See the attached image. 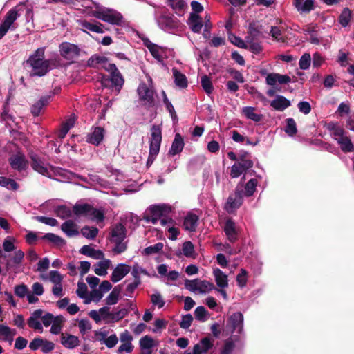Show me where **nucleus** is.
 Listing matches in <instances>:
<instances>
[{"mask_svg": "<svg viewBox=\"0 0 354 354\" xmlns=\"http://www.w3.org/2000/svg\"><path fill=\"white\" fill-rule=\"evenodd\" d=\"M88 16L115 26H121L124 22L123 17L119 12L100 4H96L95 10L89 11Z\"/></svg>", "mask_w": 354, "mask_h": 354, "instance_id": "nucleus-1", "label": "nucleus"}, {"mask_svg": "<svg viewBox=\"0 0 354 354\" xmlns=\"http://www.w3.org/2000/svg\"><path fill=\"white\" fill-rule=\"evenodd\" d=\"M44 48H39L27 60L32 68L31 75L43 76L49 71L50 61L44 59Z\"/></svg>", "mask_w": 354, "mask_h": 354, "instance_id": "nucleus-2", "label": "nucleus"}, {"mask_svg": "<svg viewBox=\"0 0 354 354\" xmlns=\"http://www.w3.org/2000/svg\"><path fill=\"white\" fill-rule=\"evenodd\" d=\"M154 18L158 27L164 31L171 32L178 27L176 19L164 8H156Z\"/></svg>", "mask_w": 354, "mask_h": 354, "instance_id": "nucleus-3", "label": "nucleus"}, {"mask_svg": "<svg viewBox=\"0 0 354 354\" xmlns=\"http://www.w3.org/2000/svg\"><path fill=\"white\" fill-rule=\"evenodd\" d=\"M162 142L161 128L158 125H153L151 128V136L149 138V153L147 161V166L152 165L160 151Z\"/></svg>", "mask_w": 354, "mask_h": 354, "instance_id": "nucleus-4", "label": "nucleus"}, {"mask_svg": "<svg viewBox=\"0 0 354 354\" xmlns=\"http://www.w3.org/2000/svg\"><path fill=\"white\" fill-rule=\"evenodd\" d=\"M149 85L141 83L138 87L137 92L142 104L146 106L151 107L154 105L155 91L152 86V78L149 75H146Z\"/></svg>", "mask_w": 354, "mask_h": 354, "instance_id": "nucleus-5", "label": "nucleus"}, {"mask_svg": "<svg viewBox=\"0 0 354 354\" xmlns=\"http://www.w3.org/2000/svg\"><path fill=\"white\" fill-rule=\"evenodd\" d=\"M73 212L77 216H84L88 219L97 223L104 220V212L95 209L88 204H77L73 207Z\"/></svg>", "mask_w": 354, "mask_h": 354, "instance_id": "nucleus-6", "label": "nucleus"}, {"mask_svg": "<svg viewBox=\"0 0 354 354\" xmlns=\"http://www.w3.org/2000/svg\"><path fill=\"white\" fill-rule=\"evenodd\" d=\"M185 287L190 292L201 295H206L215 289V286L213 283L199 279L193 280L186 279L185 281Z\"/></svg>", "mask_w": 354, "mask_h": 354, "instance_id": "nucleus-7", "label": "nucleus"}, {"mask_svg": "<svg viewBox=\"0 0 354 354\" xmlns=\"http://www.w3.org/2000/svg\"><path fill=\"white\" fill-rule=\"evenodd\" d=\"M125 236V227L122 224H118L112 228L111 241L115 243V253L120 254L126 250L127 245L124 242Z\"/></svg>", "mask_w": 354, "mask_h": 354, "instance_id": "nucleus-8", "label": "nucleus"}, {"mask_svg": "<svg viewBox=\"0 0 354 354\" xmlns=\"http://www.w3.org/2000/svg\"><path fill=\"white\" fill-rule=\"evenodd\" d=\"M59 52L64 60L73 64L79 58L81 49L76 44L65 41L59 45Z\"/></svg>", "mask_w": 354, "mask_h": 354, "instance_id": "nucleus-9", "label": "nucleus"}, {"mask_svg": "<svg viewBox=\"0 0 354 354\" xmlns=\"http://www.w3.org/2000/svg\"><path fill=\"white\" fill-rule=\"evenodd\" d=\"M20 16L17 8H12L6 14L3 21L0 24V39H1L10 30H15V21Z\"/></svg>", "mask_w": 354, "mask_h": 354, "instance_id": "nucleus-10", "label": "nucleus"}, {"mask_svg": "<svg viewBox=\"0 0 354 354\" xmlns=\"http://www.w3.org/2000/svg\"><path fill=\"white\" fill-rule=\"evenodd\" d=\"M253 162L248 157V154L241 156L238 162L231 167L230 176L232 178H237L244 174L248 169L252 168Z\"/></svg>", "mask_w": 354, "mask_h": 354, "instance_id": "nucleus-11", "label": "nucleus"}, {"mask_svg": "<svg viewBox=\"0 0 354 354\" xmlns=\"http://www.w3.org/2000/svg\"><path fill=\"white\" fill-rule=\"evenodd\" d=\"M112 314L113 312H111L110 308L107 306H104L98 310H92L88 313L89 317L96 323L104 321L106 324L112 323Z\"/></svg>", "mask_w": 354, "mask_h": 354, "instance_id": "nucleus-12", "label": "nucleus"}, {"mask_svg": "<svg viewBox=\"0 0 354 354\" xmlns=\"http://www.w3.org/2000/svg\"><path fill=\"white\" fill-rule=\"evenodd\" d=\"M32 167L38 173L51 178L54 174V168L37 156L32 157Z\"/></svg>", "mask_w": 354, "mask_h": 354, "instance_id": "nucleus-13", "label": "nucleus"}, {"mask_svg": "<svg viewBox=\"0 0 354 354\" xmlns=\"http://www.w3.org/2000/svg\"><path fill=\"white\" fill-rule=\"evenodd\" d=\"M171 211V207L167 205H151L149 208L150 216L148 220L152 223L156 224L161 217Z\"/></svg>", "mask_w": 354, "mask_h": 354, "instance_id": "nucleus-14", "label": "nucleus"}, {"mask_svg": "<svg viewBox=\"0 0 354 354\" xmlns=\"http://www.w3.org/2000/svg\"><path fill=\"white\" fill-rule=\"evenodd\" d=\"M106 71L110 73L112 85L115 87L118 92H120L124 84V80L115 64H107Z\"/></svg>", "mask_w": 354, "mask_h": 354, "instance_id": "nucleus-15", "label": "nucleus"}, {"mask_svg": "<svg viewBox=\"0 0 354 354\" xmlns=\"http://www.w3.org/2000/svg\"><path fill=\"white\" fill-rule=\"evenodd\" d=\"M144 45L149 49L151 55L159 62H162L166 57L165 50L152 43L149 39H142Z\"/></svg>", "mask_w": 354, "mask_h": 354, "instance_id": "nucleus-16", "label": "nucleus"}, {"mask_svg": "<svg viewBox=\"0 0 354 354\" xmlns=\"http://www.w3.org/2000/svg\"><path fill=\"white\" fill-rule=\"evenodd\" d=\"M79 26H81L82 30L84 32H88L87 31H91L93 32H96L99 34H102L105 32L104 26L97 21H88L84 19H80L77 21Z\"/></svg>", "mask_w": 354, "mask_h": 354, "instance_id": "nucleus-17", "label": "nucleus"}, {"mask_svg": "<svg viewBox=\"0 0 354 354\" xmlns=\"http://www.w3.org/2000/svg\"><path fill=\"white\" fill-rule=\"evenodd\" d=\"M243 203V194L241 191L236 190L231 194L225 205V210L229 213L234 212Z\"/></svg>", "mask_w": 354, "mask_h": 354, "instance_id": "nucleus-18", "label": "nucleus"}, {"mask_svg": "<svg viewBox=\"0 0 354 354\" xmlns=\"http://www.w3.org/2000/svg\"><path fill=\"white\" fill-rule=\"evenodd\" d=\"M9 163L12 169L19 171L25 170L28 167V161L25 156L20 152L12 155L9 158Z\"/></svg>", "mask_w": 354, "mask_h": 354, "instance_id": "nucleus-19", "label": "nucleus"}, {"mask_svg": "<svg viewBox=\"0 0 354 354\" xmlns=\"http://www.w3.org/2000/svg\"><path fill=\"white\" fill-rule=\"evenodd\" d=\"M228 326L232 333H241L243 330V316L242 313L237 312L232 314L228 321Z\"/></svg>", "mask_w": 354, "mask_h": 354, "instance_id": "nucleus-20", "label": "nucleus"}, {"mask_svg": "<svg viewBox=\"0 0 354 354\" xmlns=\"http://www.w3.org/2000/svg\"><path fill=\"white\" fill-rule=\"evenodd\" d=\"M105 130L100 127H96L91 129V132L86 136V141L94 145H99L103 140Z\"/></svg>", "mask_w": 354, "mask_h": 354, "instance_id": "nucleus-21", "label": "nucleus"}, {"mask_svg": "<svg viewBox=\"0 0 354 354\" xmlns=\"http://www.w3.org/2000/svg\"><path fill=\"white\" fill-rule=\"evenodd\" d=\"M130 272V266L120 263L114 268L111 275V280L113 283H117L122 279Z\"/></svg>", "mask_w": 354, "mask_h": 354, "instance_id": "nucleus-22", "label": "nucleus"}, {"mask_svg": "<svg viewBox=\"0 0 354 354\" xmlns=\"http://www.w3.org/2000/svg\"><path fill=\"white\" fill-rule=\"evenodd\" d=\"M213 346V341L209 337H205L196 344L193 348V352H187L185 354H203L207 353Z\"/></svg>", "mask_w": 354, "mask_h": 354, "instance_id": "nucleus-23", "label": "nucleus"}, {"mask_svg": "<svg viewBox=\"0 0 354 354\" xmlns=\"http://www.w3.org/2000/svg\"><path fill=\"white\" fill-rule=\"evenodd\" d=\"M223 230L227 239L233 243L236 241L238 236V229L236 223L232 219H227L223 227Z\"/></svg>", "mask_w": 354, "mask_h": 354, "instance_id": "nucleus-24", "label": "nucleus"}, {"mask_svg": "<svg viewBox=\"0 0 354 354\" xmlns=\"http://www.w3.org/2000/svg\"><path fill=\"white\" fill-rule=\"evenodd\" d=\"M187 24L194 33H200L204 27L203 19L196 13H190Z\"/></svg>", "mask_w": 354, "mask_h": 354, "instance_id": "nucleus-25", "label": "nucleus"}, {"mask_svg": "<svg viewBox=\"0 0 354 354\" xmlns=\"http://www.w3.org/2000/svg\"><path fill=\"white\" fill-rule=\"evenodd\" d=\"M24 257V252L21 250H15L13 255L7 261L6 267L8 269L16 270L21 264Z\"/></svg>", "mask_w": 354, "mask_h": 354, "instance_id": "nucleus-26", "label": "nucleus"}, {"mask_svg": "<svg viewBox=\"0 0 354 354\" xmlns=\"http://www.w3.org/2000/svg\"><path fill=\"white\" fill-rule=\"evenodd\" d=\"M212 274L218 288H227L229 286L228 276L218 268H213Z\"/></svg>", "mask_w": 354, "mask_h": 354, "instance_id": "nucleus-27", "label": "nucleus"}, {"mask_svg": "<svg viewBox=\"0 0 354 354\" xmlns=\"http://www.w3.org/2000/svg\"><path fill=\"white\" fill-rule=\"evenodd\" d=\"M97 339L101 344H105L109 348H113L118 343V339L115 334L106 337V332H99L96 334Z\"/></svg>", "mask_w": 354, "mask_h": 354, "instance_id": "nucleus-28", "label": "nucleus"}, {"mask_svg": "<svg viewBox=\"0 0 354 354\" xmlns=\"http://www.w3.org/2000/svg\"><path fill=\"white\" fill-rule=\"evenodd\" d=\"M185 143L183 137L179 134L176 133L174 137V140L172 142L170 149L169 150V155L174 156L180 153L184 147Z\"/></svg>", "mask_w": 354, "mask_h": 354, "instance_id": "nucleus-29", "label": "nucleus"}, {"mask_svg": "<svg viewBox=\"0 0 354 354\" xmlns=\"http://www.w3.org/2000/svg\"><path fill=\"white\" fill-rule=\"evenodd\" d=\"M241 113L247 119L251 120L255 122H260L263 118V115L257 111L256 108L253 106L243 107L241 110Z\"/></svg>", "mask_w": 354, "mask_h": 354, "instance_id": "nucleus-30", "label": "nucleus"}, {"mask_svg": "<svg viewBox=\"0 0 354 354\" xmlns=\"http://www.w3.org/2000/svg\"><path fill=\"white\" fill-rule=\"evenodd\" d=\"M291 105L290 101L283 95H277L270 106L277 111H283Z\"/></svg>", "mask_w": 354, "mask_h": 354, "instance_id": "nucleus-31", "label": "nucleus"}, {"mask_svg": "<svg viewBox=\"0 0 354 354\" xmlns=\"http://www.w3.org/2000/svg\"><path fill=\"white\" fill-rule=\"evenodd\" d=\"M61 344L66 348L73 349L80 344L79 338L73 335L62 334Z\"/></svg>", "mask_w": 354, "mask_h": 354, "instance_id": "nucleus-32", "label": "nucleus"}, {"mask_svg": "<svg viewBox=\"0 0 354 354\" xmlns=\"http://www.w3.org/2000/svg\"><path fill=\"white\" fill-rule=\"evenodd\" d=\"M293 5L300 12H309L314 9L313 0H293Z\"/></svg>", "mask_w": 354, "mask_h": 354, "instance_id": "nucleus-33", "label": "nucleus"}, {"mask_svg": "<svg viewBox=\"0 0 354 354\" xmlns=\"http://www.w3.org/2000/svg\"><path fill=\"white\" fill-rule=\"evenodd\" d=\"M61 229L69 237L79 234L77 224L72 220L66 221L62 225Z\"/></svg>", "mask_w": 354, "mask_h": 354, "instance_id": "nucleus-34", "label": "nucleus"}, {"mask_svg": "<svg viewBox=\"0 0 354 354\" xmlns=\"http://www.w3.org/2000/svg\"><path fill=\"white\" fill-rule=\"evenodd\" d=\"M111 265V261L109 259H104L94 265V272L99 276H106Z\"/></svg>", "mask_w": 354, "mask_h": 354, "instance_id": "nucleus-35", "label": "nucleus"}, {"mask_svg": "<svg viewBox=\"0 0 354 354\" xmlns=\"http://www.w3.org/2000/svg\"><path fill=\"white\" fill-rule=\"evenodd\" d=\"M88 64L92 67H102L106 70L107 64H112L108 62L106 57L100 55H93L88 61Z\"/></svg>", "mask_w": 354, "mask_h": 354, "instance_id": "nucleus-36", "label": "nucleus"}, {"mask_svg": "<svg viewBox=\"0 0 354 354\" xmlns=\"http://www.w3.org/2000/svg\"><path fill=\"white\" fill-rule=\"evenodd\" d=\"M172 74L174 79L175 84L180 88H185L187 86V80L186 76L180 72L177 68L172 69Z\"/></svg>", "mask_w": 354, "mask_h": 354, "instance_id": "nucleus-37", "label": "nucleus"}, {"mask_svg": "<svg viewBox=\"0 0 354 354\" xmlns=\"http://www.w3.org/2000/svg\"><path fill=\"white\" fill-rule=\"evenodd\" d=\"M198 218L196 215L194 214H187L183 223L185 229L191 232L195 231L198 225Z\"/></svg>", "mask_w": 354, "mask_h": 354, "instance_id": "nucleus-38", "label": "nucleus"}, {"mask_svg": "<svg viewBox=\"0 0 354 354\" xmlns=\"http://www.w3.org/2000/svg\"><path fill=\"white\" fill-rule=\"evenodd\" d=\"M16 333L15 329H12L7 326L0 325V339L9 341L11 344Z\"/></svg>", "mask_w": 354, "mask_h": 354, "instance_id": "nucleus-39", "label": "nucleus"}, {"mask_svg": "<svg viewBox=\"0 0 354 354\" xmlns=\"http://www.w3.org/2000/svg\"><path fill=\"white\" fill-rule=\"evenodd\" d=\"M76 118L75 115H71L63 124L59 133V137L64 138L68 131L74 126Z\"/></svg>", "mask_w": 354, "mask_h": 354, "instance_id": "nucleus-40", "label": "nucleus"}, {"mask_svg": "<svg viewBox=\"0 0 354 354\" xmlns=\"http://www.w3.org/2000/svg\"><path fill=\"white\" fill-rule=\"evenodd\" d=\"M121 292L120 286L114 287L111 293L106 298V304L107 305H114L118 303Z\"/></svg>", "mask_w": 354, "mask_h": 354, "instance_id": "nucleus-41", "label": "nucleus"}, {"mask_svg": "<svg viewBox=\"0 0 354 354\" xmlns=\"http://www.w3.org/2000/svg\"><path fill=\"white\" fill-rule=\"evenodd\" d=\"M139 344L140 350L152 349V348L157 346V344L155 342L154 339L149 335H145L142 337L140 339Z\"/></svg>", "mask_w": 354, "mask_h": 354, "instance_id": "nucleus-42", "label": "nucleus"}, {"mask_svg": "<svg viewBox=\"0 0 354 354\" xmlns=\"http://www.w3.org/2000/svg\"><path fill=\"white\" fill-rule=\"evenodd\" d=\"M104 295V294L100 288H93L89 295L88 296V298H86V300H84V304H88L91 301L98 302L103 297Z\"/></svg>", "mask_w": 354, "mask_h": 354, "instance_id": "nucleus-43", "label": "nucleus"}, {"mask_svg": "<svg viewBox=\"0 0 354 354\" xmlns=\"http://www.w3.org/2000/svg\"><path fill=\"white\" fill-rule=\"evenodd\" d=\"M17 240L14 236H8L3 241L2 248L6 252H14L16 250L15 243Z\"/></svg>", "mask_w": 354, "mask_h": 354, "instance_id": "nucleus-44", "label": "nucleus"}, {"mask_svg": "<svg viewBox=\"0 0 354 354\" xmlns=\"http://www.w3.org/2000/svg\"><path fill=\"white\" fill-rule=\"evenodd\" d=\"M48 97H41L38 102L34 104L31 107V113L37 116L39 115L43 107L48 104Z\"/></svg>", "mask_w": 354, "mask_h": 354, "instance_id": "nucleus-45", "label": "nucleus"}, {"mask_svg": "<svg viewBox=\"0 0 354 354\" xmlns=\"http://www.w3.org/2000/svg\"><path fill=\"white\" fill-rule=\"evenodd\" d=\"M98 232V229L94 227L84 226L81 229L82 236L91 240L94 239L97 236Z\"/></svg>", "mask_w": 354, "mask_h": 354, "instance_id": "nucleus-46", "label": "nucleus"}, {"mask_svg": "<svg viewBox=\"0 0 354 354\" xmlns=\"http://www.w3.org/2000/svg\"><path fill=\"white\" fill-rule=\"evenodd\" d=\"M342 149V151L345 153L352 152L354 151V146L351 140V139L345 136L343 139L339 140L337 142Z\"/></svg>", "mask_w": 354, "mask_h": 354, "instance_id": "nucleus-47", "label": "nucleus"}, {"mask_svg": "<svg viewBox=\"0 0 354 354\" xmlns=\"http://www.w3.org/2000/svg\"><path fill=\"white\" fill-rule=\"evenodd\" d=\"M248 279V272L246 270L241 268L236 275V282L239 288H243L246 286Z\"/></svg>", "mask_w": 354, "mask_h": 354, "instance_id": "nucleus-48", "label": "nucleus"}, {"mask_svg": "<svg viewBox=\"0 0 354 354\" xmlns=\"http://www.w3.org/2000/svg\"><path fill=\"white\" fill-rule=\"evenodd\" d=\"M64 322V319L62 316H56L55 320L51 324L50 333L55 335L59 334L63 323Z\"/></svg>", "mask_w": 354, "mask_h": 354, "instance_id": "nucleus-49", "label": "nucleus"}, {"mask_svg": "<svg viewBox=\"0 0 354 354\" xmlns=\"http://www.w3.org/2000/svg\"><path fill=\"white\" fill-rule=\"evenodd\" d=\"M351 19V11L348 8H345L343 9L342 13L339 17V22L343 27H346Z\"/></svg>", "mask_w": 354, "mask_h": 354, "instance_id": "nucleus-50", "label": "nucleus"}, {"mask_svg": "<svg viewBox=\"0 0 354 354\" xmlns=\"http://www.w3.org/2000/svg\"><path fill=\"white\" fill-rule=\"evenodd\" d=\"M0 186L11 190H17L19 187L18 184L13 179L3 176L0 177Z\"/></svg>", "mask_w": 354, "mask_h": 354, "instance_id": "nucleus-51", "label": "nucleus"}, {"mask_svg": "<svg viewBox=\"0 0 354 354\" xmlns=\"http://www.w3.org/2000/svg\"><path fill=\"white\" fill-rule=\"evenodd\" d=\"M162 95L163 97V102L164 104L167 109V110L169 112L171 118L174 121L177 120V115L176 113L175 109L172 105V104L170 102L169 99L167 97V95L164 91H162Z\"/></svg>", "mask_w": 354, "mask_h": 354, "instance_id": "nucleus-52", "label": "nucleus"}, {"mask_svg": "<svg viewBox=\"0 0 354 354\" xmlns=\"http://www.w3.org/2000/svg\"><path fill=\"white\" fill-rule=\"evenodd\" d=\"M285 132L290 136H293L297 132V125L295 120L292 118L286 119Z\"/></svg>", "mask_w": 354, "mask_h": 354, "instance_id": "nucleus-53", "label": "nucleus"}, {"mask_svg": "<svg viewBox=\"0 0 354 354\" xmlns=\"http://www.w3.org/2000/svg\"><path fill=\"white\" fill-rule=\"evenodd\" d=\"M79 3H81L82 8V12L88 16V12L91 10H95L97 3H95L92 0H79Z\"/></svg>", "mask_w": 354, "mask_h": 354, "instance_id": "nucleus-54", "label": "nucleus"}, {"mask_svg": "<svg viewBox=\"0 0 354 354\" xmlns=\"http://www.w3.org/2000/svg\"><path fill=\"white\" fill-rule=\"evenodd\" d=\"M195 318L200 322H205L208 318V312L205 307L201 306L194 310Z\"/></svg>", "mask_w": 354, "mask_h": 354, "instance_id": "nucleus-55", "label": "nucleus"}, {"mask_svg": "<svg viewBox=\"0 0 354 354\" xmlns=\"http://www.w3.org/2000/svg\"><path fill=\"white\" fill-rule=\"evenodd\" d=\"M77 326L82 335H84L86 333L89 332L92 328L91 322L86 319L79 320Z\"/></svg>", "mask_w": 354, "mask_h": 354, "instance_id": "nucleus-56", "label": "nucleus"}, {"mask_svg": "<svg viewBox=\"0 0 354 354\" xmlns=\"http://www.w3.org/2000/svg\"><path fill=\"white\" fill-rule=\"evenodd\" d=\"M258 181L255 178L250 179L245 185V195L247 196H252L256 190Z\"/></svg>", "mask_w": 354, "mask_h": 354, "instance_id": "nucleus-57", "label": "nucleus"}, {"mask_svg": "<svg viewBox=\"0 0 354 354\" xmlns=\"http://www.w3.org/2000/svg\"><path fill=\"white\" fill-rule=\"evenodd\" d=\"M147 271L139 266L138 264L133 265L131 270V275L133 277L135 281H140V275H147Z\"/></svg>", "mask_w": 354, "mask_h": 354, "instance_id": "nucleus-58", "label": "nucleus"}, {"mask_svg": "<svg viewBox=\"0 0 354 354\" xmlns=\"http://www.w3.org/2000/svg\"><path fill=\"white\" fill-rule=\"evenodd\" d=\"M228 39L234 45L241 48H248V44H246L243 40H242L240 37L236 36L235 35L230 33L228 35Z\"/></svg>", "mask_w": 354, "mask_h": 354, "instance_id": "nucleus-59", "label": "nucleus"}, {"mask_svg": "<svg viewBox=\"0 0 354 354\" xmlns=\"http://www.w3.org/2000/svg\"><path fill=\"white\" fill-rule=\"evenodd\" d=\"M14 292L19 298H24L25 296H27L29 292L28 286L24 283L15 286Z\"/></svg>", "mask_w": 354, "mask_h": 354, "instance_id": "nucleus-60", "label": "nucleus"}, {"mask_svg": "<svg viewBox=\"0 0 354 354\" xmlns=\"http://www.w3.org/2000/svg\"><path fill=\"white\" fill-rule=\"evenodd\" d=\"M56 215L62 219H65L71 216V211L68 207L61 205L56 209Z\"/></svg>", "mask_w": 354, "mask_h": 354, "instance_id": "nucleus-61", "label": "nucleus"}, {"mask_svg": "<svg viewBox=\"0 0 354 354\" xmlns=\"http://www.w3.org/2000/svg\"><path fill=\"white\" fill-rule=\"evenodd\" d=\"M310 55L309 53H305L301 57L299 61V68L302 70H307L310 66Z\"/></svg>", "mask_w": 354, "mask_h": 354, "instance_id": "nucleus-62", "label": "nucleus"}, {"mask_svg": "<svg viewBox=\"0 0 354 354\" xmlns=\"http://www.w3.org/2000/svg\"><path fill=\"white\" fill-rule=\"evenodd\" d=\"M42 239H46V240L56 244L57 245H62L64 244V241L63 239H62L59 236L55 235V234H53V233L46 234L43 236Z\"/></svg>", "mask_w": 354, "mask_h": 354, "instance_id": "nucleus-63", "label": "nucleus"}, {"mask_svg": "<svg viewBox=\"0 0 354 354\" xmlns=\"http://www.w3.org/2000/svg\"><path fill=\"white\" fill-rule=\"evenodd\" d=\"M183 254L187 257H192L194 254V245L190 241L185 242L182 248Z\"/></svg>", "mask_w": 354, "mask_h": 354, "instance_id": "nucleus-64", "label": "nucleus"}]
</instances>
